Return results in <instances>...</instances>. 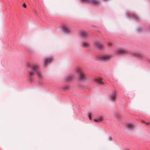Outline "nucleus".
Here are the masks:
<instances>
[{
  "instance_id": "6ab92c4d",
  "label": "nucleus",
  "mask_w": 150,
  "mask_h": 150,
  "mask_svg": "<svg viewBox=\"0 0 150 150\" xmlns=\"http://www.w3.org/2000/svg\"><path fill=\"white\" fill-rule=\"evenodd\" d=\"M89 118L90 120H91L92 119V115L91 113H90L88 115Z\"/></svg>"
},
{
  "instance_id": "f257e3e1",
  "label": "nucleus",
  "mask_w": 150,
  "mask_h": 150,
  "mask_svg": "<svg viewBox=\"0 0 150 150\" xmlns=\"http://www.w3.org/2000/svg\"><path fill=\"white\" fill-rule=\"evenodd\" d=\"M28 67L33 70L29 71L28 77L31 82H32L34 79V75L36 74L39 79H41L42 77L39 68V65L37 63L31 64L29 63Z\"/></svg>"
},
{
  "instance_id": "423d86ee",
  "label": "nucleus",
  "mask_w": 150,
  "mask_h": 150,
  "mask_svg": "<svg viewBox=\"0 0 150 150\" xmlns=\"http://www.w3.org/2000/svg\"><path fill=\"white\" fill-rule=\"evenodd\" d=\"M63 31L65 33L68 34L71 32V29L67 27H63L62 28Z\"/></svg>"
},
{
  "instance_id": "1a4fd4ad",
  "label": "nucleus",
  "mask_w": 150,
  "mask_h": 150,
  "mask_svg": "<svg viewBox=\"0 0 150 150\" xmlns=\"http://www.w3.org/2000/svg\"><path fill=\"white\" fill-rule=\"evenodd\" d=\"M94 45L98 49H100L103 47V45L99 42H96L94 44Z\"/></svg>"
},
{
  "instance_id": "20e7f679",
  "label": "nucleus",
  "mask_w": 150,
  "mask_h": 150,
  "mask_svg": "<svg viewBox=\"0 0 150 150\" xmlns=\"http://www.w3.org/2000/svg\"><path fill=\"white\" fill-rule=\"evenodd\" d=\"M110 99L111 100L115 101L116 99V91L113 90L112 91V94H111L109 96Z\"/></svg>"
},
{
  "instance_id": "f03ea898",
  "label": "nucleus",
  "mask_w": 150,
  "mask_h": 150,
  "mask_svg": "<svg viewBox=\"0 0 150 150\" xmlns=\"http://www.w3.org/2000/svg\"><path fill=\"white\" fill-rule=\"evenodd\" d=\"M76 71L79 74L80 79L84 80L86 79V78L85 74L79 68H76Z\"/></svg>"
},
{
  "instance_id": "b1692460",
  "label": "nucleus",
  "mask_w": 150,
  "mask_h": 150,
  "mask_svg": "<svg viewBox=\"0 0 150 150\" xmlns=\"http://www.w3.org/2000/svg\"><path fill=\"white\" fill-rule=\"evenodd\" d=\"M149 123L150 124V123Z\"/></svg>"
},
{
  "instance_id": "6e6552de",
  "label": "nucleus",
  "mask_w": 150,
  "mask_h": 150,
  "mask_svg": "<svg viewBox=\"0 0 150 150\" xmlns=\"http://www.w3.org/2000/svg\"><path fill=\"white\" fill-rule=\"evenodd\" d=\"M53 60V59L52 57L47 58L44 64L47 65L49 64L52 63Z\"/></svg>"
},
{
  "instance_id": "a211bd4d",
  "label": "nucleus",
  "mask_w": 150,
  "mask_h": 150,
  "mask_svg": "<svg viewBox=\"0 0 150 150\" xmlns=\"http://www.w3.org/2000/svg\"><path fill=\"white\" fill-rule=\"evenodd\" d=\"M69 89V87H64L62 88V89L63 90L65 91Z\"/></svg>"
},
{
  "instance_id": "412c9836",
  "label": "nucleus",
  "mask_w": 150,
  "mask_h": 150,
  "mask_svg": "<svg viewBox=\"0 0 150 150\" xmlns=\"http://www.w3.org/2000/svg\"><path fill=\"white\" fill-rule=\"evenodd\" d=\"M107 44L109 46H112V44L110 42L108 43Z\"/></svg>"
},
{
  "instance_id": "4468645a",
  "label": "nucleus",
  "mask_w": 150,
  "mask_h": 150,
  "mask_svg": "<svg viewBox=\"0 0 150 150\" xmlns=\"http://www.w3.org/2000/svg\"><path fill=\"white\" fill-rule=\"evenodd\" d=\"M73 79V77L72 76L68 75L65 77L64 79L67 81H69L72 80Z\"/></svg>"
},
{
  "instance_id": "aec40b11",
  "label": "nucleus",
  "mask_w": 150,
  "mask_h": 150,
  "mask_svg": "<svg viewBox=\"0 0 150 150\" xmlns=\"http://www.w3.org/2000/svg\"><path fill=\"white\" fill-rule=\"evenodd\" d=\"M142 28L140 27H139L137 29V31H140L141 30H142Z\"/></svg>"
},
{
  "instance_id": "9d476101",
  "label": "nucleus",
  "mask_w": 150,
  "mask_h": 150,
  "mask_svg": "<svg viewBox=\"0 0 150 150\" xmlns=\"http://www.w3.org/2000/svg\"><path fill=\"white\" fill-rule=\"evenodd\" d=\"M110 58V56L108 55H103L100 57V59L101 61H105Z\"/></svg>"
},
{
  "instance_id": "7ed1b4c3",
  "label": "nucleus",
  "mask_w": 150,
  "mask_h": 150,
  "mask_svg": "<svg viewBox=\"0 0 150 150\" xmlns=\"http://www.w3.org/2000/svg\"><path fill=\"white\" fill-rule=\"evenodd\" d=\"M81 1L82 2L88 3L90 2L91 3L94 5H97L99 3L97 0H81Z\"/></svg>"
},
{
  "instance_id": "4be33fe9",
  "label": "nucleus",
  "mask_w": 150,
  "mask_h": 150,
  "mask_svg": "<svg viewBox=\"0 0 150 150\" xmlns=\"http://www.w3.org/2000/svg\"><path fill=\"white\" fill-rule=\"evenodd\" d=\"M23 6L24 8H26V5L25 3H24L23 4Z\"/></svg>"
},
{
  "instance_id": "ddd939ff",
  "label": "nucleus",
  "mask_w": 150,
  "mask_h": 150,
  "mask_svg": "<svg viewBox=\"0 0 150 150\" xmlns=\"http://www.w3.org/2000/svg\"><path fill=\"white\" fill-rule=\"evenodd\" d=\"M136 124L134 123L129 122L127 123V127L129 129H132L134 128V126Z\"/></svg>"
},
{
  "instance_id": "2eb2a0df",
  "label": "nucleus",
  "mask_w": 150,
  "mask_h": 150,
  "mask_svg": "<svg viewBox=\"0 0 150 150\" xmlns=\"http://www.w3.org/2000/svg\"><path fill=\"white\" fill-rule=\"evenodd\" d=\"M103 120V117L100 116L96 119H94V120L95 122H100L102 121Z\"/></svg>"
},
{
  "instance_id": "5701e85b",
  "label": "nucleus",
  "mask_w": 150,
  "mask_h": 150,
  "mask_svg": "<svg viewBox=\"0 0 150 150\" xmlns=\"http://www.w3.org/2000/svg\"><path fill=\"white\" fill-rule=\"evenodd\" d=\"M142 121L143 122H144L146 124H147L145 122H144V120H142Z\"/></svg>"
},
{
  "instance_id": "39448f33",
  "label": "nucleus",
  "mask_w": 150,
  "mask_h": 150,
  "mask_svg": "<svg viewBox=\"0 0 150 150\" xmlns=\"http://www.w3.org/2000/svg\"><path fill=\"white\" fill-rule=\"evenodd\" d=\"M81 37L84 39H86L88 36V33L85 31H82L80 33Z\"/></svg>"
},
{
  "instance_id": "9b49d317",
  "label": "nucleus",
  "mask_w": 150,
  "mask_h": 150,
  "mask_svg": "<svg viewBox=\"0 0 150 150\" xmlns=\"http://www.w3.org/2000/svg\"><path fill=\"white\" fill-rule=\"evenodd\" d=\"M127 16L128 18H130L131 17L134 19H137L138 20H139V18L138 16L135 14H133L132 15H131V17L128 14H127Z\"/></svg>"
},
{
  "instance_id": "dca6fc26",
  "label": "nucleus",
  "mask_w": 150,
  "mask_h": 150,
  "mask_svg": "<svg viewBox=\"0 0 150 150\" xmlns=\"http://www.w3.org/2000/svg\"><path fill=\"white\" fill-rule=\"evenodd\" d=\"M83 46L86 47H90V44L88 43L83 42Z\"/></svg>"
},
{
  "instance_id": "0eeeda50",
  "label": "nucleus",
  "mask_w": 150,
  "mask_h": 150,
  "mask_svg": "<svg viewBox=\"0 0 150 150\" xmlns=\"http://www.w3.org/2000/svg\"><path fill=\"white\" fill-rule=\"evenodd\" d=\"M127 52V51L126 49H122L120 50H117L115 51V53L117 54H125Z\"/></svg>"
},
{
  "instance_id": "f3484780",
  "label": "nucleus",
  "mask_w": 150,
  "mask_h": 150,
  "mask_svg": "<svg viewBox=\"0 0 150 150\" xmlns=\"http://www.w3.org/2000/svg\"><path fill=\"white\" fill-rule=\"evenodd\" d=\"M114 116L115 117L118 118V119H120L121 118L120 116L116 112L114 113Z\"/></svg>"
},
{
  "instance_id": "f8f14e48",
  "label": "nucleus",
  "mask_w": 150,
  "mask_h": 150,
  "mask_svg": "<svg viewBox=\"0 0 150 150\" xmlns=\"http://www.w3.org/2000/svg\"><path fill=\"white\" fill-rule=\"evenodd\" d=\"M93 81L98 83L100 85H101L103 84V83L100 78H96L93 79Z\"/></svg>"
}]
</instances>
